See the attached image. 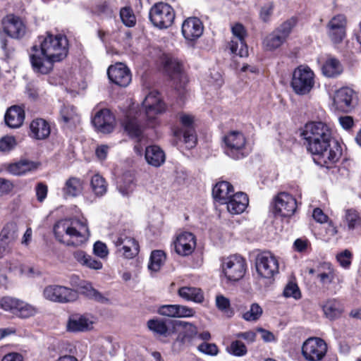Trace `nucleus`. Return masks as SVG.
I'll use <instances>...</instances> for the list:
<instances>
[{
  "label": "nucleus",
  "mask_w": 361,
  "mask_h": 361,
  "mask_svg": "<svg viewBox=\"0 0 361 361\" xmlns=\"http://www.w3.org/2000/svg\"><path fill=\"white\" fill-rule=\"evenodd\" d=\"M302 136L307 151L317 156L321 164L328 167L341 158V147L332 140L331 130L326 123L320 121L307 123Z\"/></svg>",
  "instance_id": "f257e3e1"
},
{
  "label": "nucleus",
  "mask_w": 361,
  "mask_h": 361,
  "mask_svg": "<svg viewBox=\"0 0 361 361\" xmlns=\"http://www.w3.org/2000/svg\"><path fill=\"white\" fill-rule=\"evenodd\" d=\"M39 48L35 45L30 55L35 71L42 74L49 73L53 63L64 59L68 51V41L62 34L54 35L47 32L39 37Z\"/></svg>",
  "instance_id": "f03ea898"
},
{
  "label": "nucleus",
  "mask_w": 361,
  "mask_h": 361,
  "mask_svg": "<svg viewBox=\"0 0 361 361\" xmlns=\"http://www.w3.org/2000/svg\"><path fill=\"white\" fill-rule=\"evenodd\" d=\"M165 109V104L159 97V92L152 91L145 97L142 104V110L137 113L136 116H126L123 125L129 136L136 139L137 142L134 147L136 153L140 154L142 151V145L147 142V137L144 133L142 122L145 120L148 126L153 127L157 116L163 113Z\"/></svg>",
  "instance_id": "7ed1b4c3"
},
{
  "label": "nucleus",
  "mask_w": 361,
  "mask_h": 361,
  "mask_svg": "<svg viewBox=\"0 0 361 361\" xmlns=\"http://www.w3.org/2000/svg\"><path fill=\"white\" fill-rule=\"evenodd\" d=\"M53 230L56 239L68 246L82 245L90 235L85 219L59 220L54 224Z\"/></svg>",
  "instance_id": "20e7f679"
},
{
  "label": "nucleus",
  "mask_w": 361,
  "mask_h": 361,
  "mask_svg": "<svg viewBox=\"0 0 361 361\" xmlns=\"http://www.w3.org/2000/svg\"><path fill=\"white\" fill-rule=\"evenodd\" d=\"M314 73L307 66H299L293 72L290 85L298 95L310 92L314 85Z\"/></svg>",
  "instance_id": "39448f33"
},
{
  "label": "nucleus",
  "mask_w": 361,
  "mask_h": 361,
  "mask_svg": "<svg viewBox=\"0 0 361 361\" xmlns=\"http://www.w3.org/2000/svg\"><path fill=\"white\" fill-rule=\"evenodd\" d=\"M149 17L155 27L160 30L166 29L173 23L175 11L169 4L158 2L151 7Z\"/></svg>",
  "instance_id": "423d86ee"
},
{
  "label": "nucleus",
  "mask_w": 361,
  "mask_h": 361,
  "mask_svg": "<svg viewBox=\"0 0 361 361\" xmlns=\"http://www.w3.org/2000/svg\"><path fill=\"white\" fill-rule=\"evenodd\" d=\"M224 142L225 153L230 157L239 159L247 155V140L241 132L237 130L229 132L224 136Z\"/></svg>",
  "instance_id": "0eeeda50"
},
{
  "label": "nucleus",
  "mask_w": 361,
  "mask_h": 361,
  "mask_svg": "<svg viewBox=\"0 0 361 361\" xmlns=\"http://www.w3.org/2000/svg\"><path fill=\"white\" fill-rule=\"evenodd\" d=\"M221 269L224 276L228 281H238L245 275L246 262L240 255H231L223 259Z\"/></svg>",
  "instance_id": "6e6552de"
},
{
  "label": "nucleus",
  "mask_w": 361,
  "mask_h": 361,
  "mask_svg": "<svg viewBox=\"0 0 361 361\" xmlns=\"http://www.w3.org/2000/svg\"><path fill=\"white\" fill-rule=\"evenodd\" d=\"M294 25L293 20H287L266 36L262 42L264 49L272 51L279 48L286 42Z\"/></svg>",
  "instance_id": "1a4fd4ad"
},
{
  "label": "nucleus",
  "mask_w": 361,
  "mask_h": 361,
  "mask_svg": "<svg viewBox=\"0 0 361 361\" xmlns=\"http://www.w3.org/2000/svg\"><path fill=\"white\" fill-rule=\"evenodd\" d=\"M43 296L51 302L66 303L76 300L78 294L76 290L65 286L49 285L44 288Z\"/></svg>",
  "instance_id": "9d476101"
},
{
  "label": "nucleus",
  "mask_w": 361,
  "mask_h": 361,
  "mask_svg": "<svg viewBox=\"0 0 361 361\" xmlns=\"http://www.w3.org/2000/svg\"><path fill=\"white\" fill-rule=\"evenodd\" d=\"M181 128L174 131V135L180 139L183 137L188 149L193 148L197 143V137L194 128V117L189 114H183L180 116Z\"/></svg>",
  "instance_id": "9b49d317"
},
{
  "label": "nucleus",
  "mask_w": 361,
  "mask_h": 361,
  "mask_svg": "<svg viewBox=\"0 0 361 361\" xmlns=\"http://www.w3.org/2000/svg\"><path fill=\"white\" fill-rule=\"evenodd\" d=\"M327 346L319 338H310L302 346V354L308 361H319L325 356Z\"/></svg>",
  "instance_id": "f8f14e48"
},
{
  "label": "nucleus",
  "mask_w": 361,
  "mask_h": 361,
  "mask_svg": "<svg viewBox=\"0 0 361 361\" xmlns=\"http://www.w3.org/2000/svg\"><path fill=\"white\" fill-rule=\"evenodd\" d=\"M256 269L259 276L269 279L279 271L278 260L269 252H262L257 257Z\"/></svg>",
  "instance_id": "ddd939ff"
},
{
  "label": "nucleus",
  "mask_w": 361,
  "mask_h": 361,
  "mask_svg": "<svg viewBox=\"0 0 361 361\" xmlns=\"http://www.w3.org/2000/svg\"><path fill=\"white\" fill-rule=\"evenodd\" d=\"M297 209L295 198L287 192H280L274 198V213L276 216L290 217Z\"/></svg>",
  "instance_id": "4468645a"
},
{
  "label": "nucleus",
  "mask_w": 361,
  "mask_h": 361,
  "mask_svg": "<svg viewBox=\"0 0 361 361\" xmlns=\"http://www.w3.org/2000/svg\"><path fill=\"white\" fill-rule=\"evenodd\" d=\"M347 18L343 14L333 16L326 24L327 35L331 42L338 44L346 35Z\"/></svg>",
  "instance_id": "2eb2a0df"
},
{
  "label": "nucleus",
  "mask_w": 361,
  "mask_h": 361,
  "mask_svg": "<svg viewBox=\"0 0 361 361\" xmlns=\"http://www.w3.org/2000/svg\"><path fill=\"white\" fill-rule=\"evenodd\" d=\"M1 24L4 32L13 39H20L25 36L27 27L23 20L13 14L5 16Z\"/></svg>",
  "instance_id": "dca6fc26"
},
{
  "label": "nucleus",
  "mask_w": 361,
  "mask_h": 361,
  "mask_svg": "<svg viewBox=\"0 0 361 361\" xmlns=\"http://www.w3.org/2000/svg\"><path fill=\"white\" fill-rule=\"evenodd\" d=\"M355 92L349 87L336 90L333 97V105L338 111L348 113L353 108Z\"/></svg>",
  "instance_id": "f3484780"
},
{
  "label": "nucleus",
  "mask_w": 361,
  "mask_h": 361,
  "mask_svg": "<svg viewBox=\"0 0 361 361\" xmlns=\"http://www.w3.org/2000/svg\"><path fill=\"white\" fill-rule=\"evenodd\" d=\"M109 80L121 87H126L131 82V73L129 68L123 63L110 66L107 70Z\"/></svg>",
  "instance_id": "a211bd4d"
},
{
  "label": "nucleus",
  "mask_w": 361,
  "mask_h": 361,
  "mask_svg": "<svg viewBox=\"0 0 361 361\" xmlns=\"http://www.w3.org/2000/svg\"><path fill=\"white\" fill-rule=\"evenodd\" d=\"M114 244L118 247L119 252L127 259L135 257L139 252L137 242L133 237L126 233H121L114 240Z\"/></svg>",
  "instance_id": "6ab92c4d"
},
{
  "label": "nucleus",
  "mask_w": 361,
  "mask_h": 361,
  "mask_svg": "<svg viewBox=\"0 0 361 361\" xmlns=\"http://www.w3.org/2000/svg\"><path fill=\"white\" fill-rule=\"evenodd\" d=\"M96 130L102 133H109L113 131L115 119L113 114L107 109L98 111L92 121Z\"/></svg>",
  "instance_id": "aec40b11"
},
{
  "label": "nucleus",
  "mask_w": 361,
  "mask_h": 361,
  "mask_svg": "<svg viewBox=\"0 0 361 361\" xmlns=\"http://www.w3.org/2000/svg\"><path fill=\"white\" fill-rule=\"evenodd\" d=\"M173 243L176 252L180 256L190 255L196 247L195 237L190 232H183L178 235Z\"/></svg>",
  "instance_id": "412c9836"
},
{
  "label": "nucleus",
  "mask_w": 361,
  "mask_h": 361,
  "mask_svg": "<svg viewBox=\"0 0 361 361\" xmlns=\"http://www.w3.org/2000/svg\"><path fill=\"white\" fill-rule=\"evenodd\" d=\"M182 33L187 40H196L203 33L202 21L195 17L187 18L182 24Z\"/></svg>",
  "instance_id": "4be33fe9"
},
{
  "label": "nucleus",
  "mask_w": 361,
  "mask_h": 361,
  "mask_svg": "<svg viewBox=\"0 0 361 361\" xmlns=\"http://www.w3.org/2000/svg\"><path fill=\"white\" fill-rule=\"evenodd\" d=\"M92 321L85 315L72 314L68 317L66 330L71 333L85 332L92 329Z\"/></svg>",
  "instance_id": "5701e85b"
},
{
  "label": "nucleus",
  "mask_w": 361,
  "mask_h": 361,
  "mask_svg": "<svg viewBox=\"0 0 361 361\" xmlns=\"http://www.w3.org/2000/svg\"><path fill=\"white\" fill-rule=\"evenodd\" d=\"M249 200L247 195L242 192L234 193L224 203L226 204L227 211L232 215L242 214L247 208Z\"/></svg>",
  "instance_id": "b1692460"
},
{
  "label": "nucleus",
  "mask_w": 361,
  "mask_h": 361,
  "mask_svg": "<svg viewBox=\"0 0 361 361\" xmlns=\"http://www.w3.org/2000/svg\"><path fill=\"white\" fill-rule=\"evenodd\" d=\"M317 278L324 287H328L335 279L336 271L329 262L320 263L316 268Z\"/></svg>",
  "instance_id": "393cba45"
},
{
  "label": "nucleus",
  "mask_w": 361,
  "mask_h": 361,
  "mask_svg": "<svg viewBox=\"0 0 361 361\" xmlns=\"http://www.w3.org/2000/svg\"><path fill=\"white\" fill-rule=\"evenodd\" d=\"M30 135L36 140L47 138L51 132L49 124L42 118L33 120L30 125Z\"/></svg>",
  "instance_id": "a878e982"
},
{
  "label": "nucleus",
  "mask_w": 361,
  "mask_h": 361,
  "mask_svg": "<svg viewBox=\"0 0 361 361\" xmlns=\"http://www.w3.org/2000/svg\"><path fill=\"white\" fill-rule=\"evenodd\" d=\"M5 122L11 128L21 126L25 119V112L23 108L18 106L10 107L5 114Z\"/></svg>",
  "instance_id": "bb28decb"
},
{
  "label": "nucleus",
  "mask_w": 361,
  "mask_h": 361,
  "mask_svg": "<svg viewBox=\"0 0 361 361\" xmlns=\"http://www.w3.org/2000/svg\"><path fill=\"white\" fill-rule=\"evenodd\" d=\"M233 185L227 181L217 183L212 190V195L215 200L224 204L234 193Z\"/></svg>",
  "instance_id": "cd10ccee"
},
{
  "label": "nucleus",
  "mask_w": 361,
  "mask_h": 361,
  "mask_svg": "<svg viewBox=\"0 0 361 361\" xmlns=\"http://www.w3.org/2000/svg\"><path fill=\"white\" fill-rule=\"evenodd\" d=\"M135 187V176L131 172L123 173L117 183V189L124 197H128L134 191Z\"/></svg>",
  "instance_id": "c85d7f7f"
},
{
  "label": "nucleus",
  "mask_w": 361,
  "mask_h": 361,
  "mask_svg": "<svg viewBox=\"0 0 361 361\" xmlns=\"http://www.w3.org/2000/svg\"><path fill=\"white\" fill-rule=\"evenodd\" d=\"M145 159L147 162L154 166L159 167L166 159L164 151L157 145H152L146 147Z\"/></svg>",
  "instance_id": "c756f323"
},
{
  "label": "nucleus",
  "mask_w": 361,
  "mask_h": 361,
  "mask_svg": "<svg viewBox=\"0 0 361 361\" xmlns=\"http://www.w3.org/2000/svg\"><path fill=\"white\" fill-rule=\"evenodd\" d=\"M37 168V163L27 159H20L17 162L9 164L8 166V171L13 175L21 176L27 172L34 171Z\"/></svg>",
  "instance_id": "7c9ffc66"
},
{
  "label": "nucleus",
  "mask_w": 361,
  "mask_h": 361,
  "mask_svg": "<svg viewBox=\"0 0 361 361\" xmlns=\"http://www.w3.org/2000/svg\"><path fill=\"white\" fill-rule=\"evenodd\" d=\"M343 221L348 231H356L361 233V214L354 209L345 210Z\"/></svg>",
  "instance_id": "2f4dec72"
},
{
  "label": "nucleus",
  "mask_w": 361,
  "mask_h": 361,
  "mask_svg": "<svg viewBox=\"0 0 361 361\" xmlns=\"http://www.w3.org/2000/svg\"><path fill=\"white\" fill-rule=\"evenodd\" d=\"M322 73L327 78H336L343 72V66L336 58L326 59L322 68Z\"/></svg>",
  "instance_id": "473e14b6"
},
{
  "label": "nucleus",
  "mask_w": 361,
  "mask_h": 361,
  "mask_svg": "<svg viewBox=\"0 0 361 361\" xmlns=\"http://www.w3.org/2000/svg\"><path fill=\"white\" fill-rule=\"evenodd\" d=\"M75 259L82 266L87 268L99 270L102 268V263L93 258L92 256L87 255L82 250H77L73 253Z\"/></svg>",
  "instance_id": "72a5a7b5"
},
{
  "label": "nucleus",
  "mask_w": 361,
  "mask_h": 361,
  "mask_svg": "<svg viewBox=\"0 0 361 361\" xmlns=\"http://www.w3.org/2000/svg\"><path fill=\"white\" fill-rule=\"evenodd\" d=\"M178 295L188 301L200 303L203 301V293L200 288L183 286L178 289Z\"/></svg>",
  "instance_id": "f704fd0d"
},
{
  "label": "nucleus",
  "mask_w": 361,
  "mask_h": 361,
  "mask_svg": "<svg viewBox=\"0 0 361 361\" xmlns=\"http://www.w3.org/2000/svg\"><path fill=\"white\" fill-rule=\"evenodd\" d=\"M323 311L326 317L330 319H335L341 315L343 307L338 300L331 299L325 302L323 306Z\"/></svg>",
  "instance_id": "c9c22d12"
},
{
  "label": "nucleus",
  "mask_w": 361,
  "mask_h": 361,
  "mask_svg": "<svg viewBox=\"0 0 361 361\" xmlns=\"http://www.w3.org/2000/svg\"><path fill=\"white\" fill-rule=\"evenodd\" d=\"M162 63L169 75L173 78L178 77L181 72V66L178 60L169 55H164Z\"/></svg>",
  "instance_id": "e433bc0d"
},
{
  "label": "nucleus",
  "mask_w": 361,
  "mask_h": 361,
  "mask_svg": "<svg viewBox=\"0 0 361 361\" xmlns=\"http://www.w3.org/2000/svg\"><path fill=\"white\" fill-rule=\"evenodd\" d=\"M82 181L78 178L71 177L66 180L63 192L66 195L76 197L82 192Z\"/></svg>",
  "instance_id": "4c0bfd02"
},
{
  "label": "nucleus",
  "mask_w": 361,
  "mask_h": 361,
  "mask_svg": "<svg viewBox=\"0 0 361 361\" xmlns=\"http://www.w3.org/2000/svg\"><path fill=\"white\" fill-rule=\"evenodd\" d=\"M166 260V255L162 250H154L152 252L148 264V269L151 272H158L164 265Z\"/></svg>",
  "instance_id": "58836bf2"
},
{
  "label": "nucleus",
  "mask_w": 361,
  "mask_h": 361,
  "mask_svg": "<svg viewBox=\"0 0 361 361\" xmlns=\"http://www.w3.org/2000/svg\"><path fill=\"white\" fill-rule=\"evenodd\" d=\"M18 226L16 223L10 222L4 226L0 233V240L11 246L18 237Z\"/></svg>",
  "instance_id": "ea45409f"
},
{
  "label": "nucleus",
  "mask_w": 361,
  "mask_h": 361,
  "mask_svg": "<svg viewBox=\"0 0 361 361\" xmlns=\"http://www.w3.org/2000/svg\"><path fill=\"white\" fill-rule=\"evenodd\" d=\"M92 192L97 197H102L107 192V183L99 174H94L90 181Z\"/></svg>",
  "instance_id": "a19ab883"
},
{
  "label": "nucleus",
  "mask_w": 361,
  "mask_h": 361,
  "mask_svg": "<svg viewBox=\"0 0 361 361\" xmlns=\"http://www.w3.org/2000/svg\"><path fill=\"white\" fill-rule=\"evenodd\" d=\"M82 294L91 300H94L101 303H106L108 302L107 298L103 295L97 290L94 289L92 284L90 283H85L80 287Z\"/></svg>",
  "instance_id": "79ce46f5"
},
{
  "label": "nucleus",
  "mask_w": 361,
  "mask_h": 361,
  "mask_svg": "<svg viewBox=\"0 0 361 361\" xmlns=\"http://www.w3.org/2000/svg\"><path fill=\"white\" fill-rule=\"evenodd\" d=\"M62 121L67 124H75L79 121V116L76 109L72 105H64L61 109Z\"/></svg>",
  "instance_id": "37998d69"
},
{
  "label": "nucleus",
  "mask_w": 361,
  "mask_h": 361,
  "mask_svg": "<svg viewBox=\"0 0 361 361\" xmlns=\"http://www.w3.org/2000/svg\"><path fill=\"white\" fill-rule=\"evenodd\" d=\"M37 313V308L23 300H20L14 314L20 318H28Z\"/></svg>",
  "instance_id": "c03bdc74"
},
{
  "label": "nucleus",
  "mask_w": 361,
  "mask_h": 361,
  "mask_svg": "<svg viewBox=\"0 0 361 361\" xmlns=\"http://www.w3.org/2000/svg\"><path fill=\"white\" fill-rule=\"evenodd\" d=\"M215 305L216 308L224 313L227 317H232L233 311L231 306L230 300L223 294L218 293L215 297Z\"/></svg>",
  "instance_id": "a18cd8bd"
},
{
  "label": "nucleus",
  "mask_w": 361,
  "mask_h": 361,
  "mask_svg": "<svg viewBox=\"0 0 361 361\" xmlns=\"http://www.w3.org/2000/svg\"><path fill=\"white\" fill-rule=\"evenodd\" d=\"M228 49L232 54L240 57L248 55V49L245 41L232 39L228 44Z\"/></svg>",
  "instance_id": "49530a36"
},
{
  "label": "nucleus",
  "mask_w": 361,
  "mask_h": 361,
  "mask_svg": "<svg viewBox=\"0 0 361 361\" xmlns=\"http://www.w3.org/2000/svg\"><path fill=\"white\" fill-rule=\"evenodd\" d=\"M263 313L262 308L257 303H252L250 310L243 314V318L247 322H256Z\"/></svg>",
  "instance_id": "de8ad7c7"
},
{
  "label": "nucleus",
  "mask_w": 361,
  "mask_h": 361,
  "mask_svg": "<svg viewBox=\"0 0 361 361\" xmlns=\"http://www.w3.org/2000/svg\"><path fill=\"white\" fill-rule=\"evenodd\" d=\"M120 17L127 27H133L136 24V18L130 7H123L120 11Z\"/></svg>",
  "instance_id": "09e8293b"
},
{
  "label": "nucleus",
  "mask_w": 361,
  "mask_h": 361,
  "mask_svg": "<svg viewBox=\"0 0 361 361\" xmlns=\"http://www.w3.org/2000/svg\"><path fill=\"white\" fill-rule=\"evenodd\" d=\"M227 351L234 356L241 357L247 353V348L243 342L234 341L227 348Z\"/></svg>",
  "instance_id": "8fccbe9b"
},
{
  "label": "nucleus",
  "mask_w": 361,
  "mask_h": 361,
  "mask_svg": "<svg viewBox=\"0 0 361 361\" xmlns=\"http://www.w3.org/2000/svg\"><path fill=\"white\" fill-rule=\"evenodd\" d=\"M147 326L151 331L159 335H165L168 331L165 322L160 319L149 320Z\"/></svg>",
  "instance_id": "3c124183"
},
{
  "label": "nucleus",
  "mask_w": 361,
  "mask_h": 361,
  "mask_svg": "<svg viewBox=\"0 0 361 361\" xmlns=\"http://www.w3.org/2000/svg\"><path fill=\"white\" fill-rule=\"evenodd\" d=\"M20 300L11 297H4L0 299V308L14 314Z\"/></svg>",
  "instance_id": "603ef678"
},
{
  "label": "nucleus",
  "mask_w": 361,
  "mask_h": 361,
  "mask_svg": "<svg viewBox=\"0 0 361 361\" xmlns=\"http://www.w3.org/2000/svg\"><path fill=\"white\" fill-rule=\"evenodd\" d=\"M336 260L340 266L343 269H348L351 265L353 254L348 250H343L336 255Z\"/></svg>",
  "instance_id": "864d4df0"
},
{
  "label": "nucleus",
  "mask_w": 361,
  "mask_h": 361,
  "mask_svg": "<svg viewBox=\"0 0 361 361\" xmlns=\"http://www.w3.org/2000/svg\"><path fill=\"white\" fill-rule=\"evenodd\" d=\"M286 298H293L298 300L301 298V293L295 283L289 282L285 287L283 293Z\"/></svg>",
  "instance_id": "5fc2aeb1"
},
{
  "label": "nucleus",
  "mask_w": 361,
  "mask_h": 361,
  "mask_svg": "<svg viewBox=\"0 0 361 361\" xmlns=\"http://www.w3.org/2000/svg\"><path fill=\"white\" fill-rule=\"evenodd\" d=\"M16 145V140L12 136H6L0 140V151L8 152Z\"/></svg>",
  "instance_id": "6e6d98bb"
},
{
  "label": "nucleus",
  "mask_w": 361,
  "mask_h": 361,
  "mask_svg": "<svg viewBox=\"0 0 361 361\" xmlns=\"http://www.w3.org/2000/svg\"><path fill=\"white\" fill-rule=\"evenodd\" d=\"M231 32L233 36V39L245 41L247 33L244 26L242 24H235L231 27Z\"/></svg>",
  "instance_id": "4d7b16f0"
},
{
  "label": "nucleus",
  "mask_w": 361,
  "mask_h": 361,
  "mask_svg": "<svg viewBox=\"0 0 361 361\" xmlns=\"http://www.w3.org/2000/svg\"><path fill=\"white\" fill-rule=\"evenodd\" d=\"M93 251L95 255L102 259L106 258L109 255L106 245L101 241H97L94 244Z\"/></svg>",
  "instance_id": "13d9d810"
},
{
  "label": "nucleus",
  "mask_w": 361,
  "mask_h": 361,
  "mask_svg": "<svg viewBox=\"0 0 361 361\" xmlns=\"http://www.w3.org/2000/svg\"><path fill=\"white\" fill-rule=\"evenodd\" d=\"M177 305H166L159 307L158 312L164 316L176 317Z\"/></svg>",
  "instance_id": "bf43d9fd"
},
{
  "label": "nucleus",
  "mask_w": 361,
  "mask_h": 361,
  "mask_svg": "<svg viewBox=\"0 0 361 361\" xmlns=\"http://www.w3.org/2000/svg\"><path fill=\"white\" fill-rule=\"evenodd\" d=\"M274 8V5L273 2H269L262 8L260 11V18L263 21L266 22L269 20L272 15Z\"/></svg>",
  "instance_id": "052dcab7"
},
{
  "label": "nucleus",
  "mask_w": 361,
  "mask_h": 361,
  "mask_svg": "<svg viewBox=\"0 0 361 361\" xmlns=\"http://www.w3.org/2000/svg\"><path fill=\"white\" fill-rule=\"evenodd\" d=\"M47 192L48 188L45 184L42 183H38L35 187V192L37 200L40 202H43L47 197Z\"/></svg>",
  "instance_id": "680f3d73"
},
{
  "label": "nucleus",
  "mask_w": 361,
  "mask_h": 361,
  "mask_svg": "<svg viewBox=\"0 0 361 361\" xmlns=\"http://www.w3.org/2000/svg\"><path fill=\"white\" fill-rule=\"evenodd\" d=\"M195 314L192 308L184 305H177L176 317H190Z\"/></svg>",
  "instance_id": "e2e57ef3"
},
{
  "label": "nucleus",
  "mask_w": 361,
  "mask_h": 361,
  "mask_svg": "<svg viewBox=\"0 0 361 361\" xmlns=\"http://www.w3.org/2000/svg\"><path fill=\"white\" fill-rule=\"evenodd\" d=\"M338 123L345 130H350L354 126L353 118L350 116H340L338 118Z\"/></svg>",
  "instance_id": "0e129e2a"
},
{
  "label": "nucleus",
  "mask_w": 361,
  "mask_h": 361,
  "mask_svg": "<svg viewBox=\"0 0 361 361\" xmlns=\"http://www.w3.org/2000/svg\"><path fill=\"white\" fill-rule=\"evenodd\" d=\"M209 78L212 82L217 87L222 86L224 84L222 75L219 71L212 70L210 73Z\"/></svg>",
  "instance_id": "69168bd1"
},
{
  "label": "nucleus",
  "mask_w": 361,
  "mask_h": 361,
  "mask_svg": "<svg viewBox=\"0 0 361 361\" xmlns=\"http://www.w3.org/2000/svg\"><path fill=\"white\" fill-rule=\"evenodd\" d=\"M313 219L318 223L323 224L328 221V216L319 208H315L312 212Z\"/></svg>",
  "instance_id": "338daca9"
},
{
  "label": "nucleus",
  "mask_w": 361,
  "mask_h": 361,
  "mask_svg": "<svg viewBox=\"0 0 361 361\" xmlns=\"http://www.w3.org/2000/svg\"><path fill=\"white\" fill-rule=\"evenodd\" d=\"M13 189V184L7 180L0 178V195L7 194Z\"/></svg>",
  "instance_id": "774afa93"
}]
</instances>
